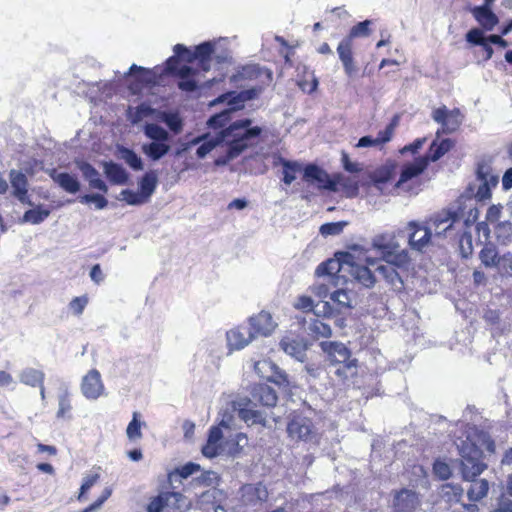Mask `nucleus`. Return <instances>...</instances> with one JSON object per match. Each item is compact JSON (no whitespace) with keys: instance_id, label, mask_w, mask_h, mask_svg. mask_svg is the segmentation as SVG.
<instances>
[{"instance_id":"1","label":"nucleus","mask_w":512,"mask_h":512,"mask_svg":"<svg viewBox=\"0 0 512 512\" xmlns=\"http://www.w3.org/2000/svg\"><path fill=\"white\" fill-rule=\"evenodd\" d=\"M251 125L252 120L249 118L234 121L225 130L218 132L213 139L205 140L197 148L196 155L203 158L217 145L225 144L229 158L239 156L248 147L252 146L262 133L261 127Z\"/></svg>"},{"instance_id":"2","label":"nucleus","mask_w":512,"mask_h":512,"mask_svg":"<svg viewBox=\"0 0 512 512\" xmlns=\"http://www.w3.org/2000/svg\"><path fill=\"white\" fill-rule=\"evenodd\" d=\"M460 471L463 480L469 481L467 497L469 504H476L487 497L490 484L486 479L477 478L487 468L483 451L473 442H463L460 448Z\"/></svg>"},{"instance_id":"3","label":"nucleus","mask_w":512,"mask_h":512,"mask_svg":"<svg viewBox=\"0 0 512 512\" xmlns=\"http://www.w3.org/2000/svg\"><path fill=\"white\" fill-rule=\"evenodd\" d=\"M278 396L273 388L266 384H256L252 388L248 403L239 409V417L248 425L266 426V414L258 409L275 407Z\"/></svg>"},{"instance_id":"4","label":"nucleus","mask_w":512,"mask_h":512,"mask_svg":"<svg viewBox=\"0 0 512 512\" xmlns=\"http://www.w3.org/2000/svg\"><path fill=\"white\" fill-rule=\"evenodd\" d=\"M372 24L373 21L368 19L358 22L351 27L349 33L337 46V54L342 63L344 73L350 79L356 77L359 71L353 53L354 39L368 37L372 32Z\"/></svg>"},{"instance_id":"5","label":"nucleus","mask_w":512,"mask_h":512,"mask_svg":"<svg viewBox=\"0 0 512 512\" xmlns=\"http://www.w3.org/2000/svg\"><path fill=\"white\" fill-rule=\"evenodd\" d=\"M145 136L151 140L142 145L143 154L152 161H158L168 154L171 149L169 132L156 123H147L144 126Z\"/></svg>"},{"instance_id":"6","label":"nucleus","mask_w":512,"mask_h":512,"mask_svg":"<svg viewBox=\"0 0 512 512\" xmlns=\"http://www.w3.org/2000/svg\"><path fill=\"white\" fill-rule=\"evenodd\" d=\"M215 50V45L212 42H203L192 51L183 44H176L173 48L174 52L179 55L186 54V62H197L198 69L203 72H208L211 69L212 56Z\"/></svg>"},{"instance_id":"7","label":"nucleus","mask_w":512,"mask_h":512,"mask_svg":"<svg viewBox=\"0 0 512 512\" xmlns=\"http://www.w3.org/2000/svg\"><path fill=\"white\" fill-rule=\"evenodd\" d=\"M476 177L481 182L475 193L476 200H489L492 196L491 190L495 188L499 182V175L495 173L491 160L482 159L477 163Z\"/></svg>"},{"instance_id":"8","label":"nucleus","mask_w":512,"mask_h":512,"mask_svg":"<svg viewBox=\"0 0 512 512\" xmlns=\"http://www.w3.org/2000/svg\"><path fill=\"white\" fill-rule=\"evenodd\" d=\"M464 490L458 484L446 483L441 486V497L447 503L449 512H479L476 504L462 502Z\"/></svg>"},{"instance_id":"9","label":"nucleus","mask_w":512,"mask_h":512,"mask_svg":"<svg viewBox=\"0 0 512 512\" xmlns=\"http://www.w3.org/2000/svg\"><path fill=\"white\" fill-rule=\"evenodd\" d=\"M289 437L305 442L312 441L316 437V431L312 420L301 413H294L287 424Z\"/></svg>"},{"instance_id":"10","label":"nucleus","mask_w":512,"mask_h":512,"mask_svg":"<svg viewBox=\"0 0 512 512\" xmlns=\"http://www.w3.org/2000/svg\"><path fill=\"white\" fill-rule=\"evenodd\" d=\"M358 368L359 362L357 358L326 364L330 379L341 385H345L355 378L358 375Z\"/></svg>"},{"instance_id":"11","label":"nucleus","mask_w":512,"mask_h":512,"mask_svg":"<svg viewBox=\"0 0 512 512\" xmlns=\"http://www.w3.org/2000/svg\"><path fill=\"white\" fill-rule=\"evenodd\" d=\"M432 119L441 125V132L450 134L457 131L462 123L463 115L458 108L449 110L445 105L435 108L432 111ZM440 130L437 131V135Z\"/></svg>"},{"instance_id":"12","label":"nucleus","mask_w":512,"mask_h":512,"mask_svg":"<svg viewBox=\"0 0 512 512\" xmlns=\"http://www.w3.org/2000/svg\"><path fill=\"white\" fill-rule=\"evenodd\" d=\"M303 180L310 184L316 183L320 190L337 191V181L331 179L324 169L313 163L304 167Z\"/></svg>"},{"instance_id":"13","label":"nucleus","mask_w":512,"mask_h":512,"mask_svg":"<svg viewBox=\"0 0 512 512\" xmlns=\"http://www.w3.org/2000/svg\"><path fill=\"white\" fill-rule=\"evenodd\" d=\"M407 230L409 231L408 243L412 250L422 252L430 244L432 231L428 225L410 221Z\"/></svg>"},{"instance_id":"14","label":"nucleus","mask_w":512,"mask_h":512,"mask_svg":"<svg viewBox=\"0 0 512 512\" xmlns=\"http://www.w3.org/2000/svg\"><path fill=\"white\" fill-rule=\"evenodd\" d=\"M420 505V494L414 490L402 488L393 494V509L395 512H415Z\"/></svg>"},{"instance_id":"15","label":"nucleus","mask_w":512,"mask_h":512,"mask_svg":"<svg viewBox=\"0 0 512 512\" xmlns=\"http://www.w3.org/2000/svg\"><path fill=\"white\" fill-rule=\"evenodd\" d=\"M400 122V116L398 114H395L389 124L385 127L384 130L379 131L376 138H373L371 136H363L361 137L357 144L355 145L356 148H366V147H372V146H383L390 142L394 136L395 130Z\"/></svg>"},{"instance_id":"16","label":"nucleus","mask_w":512,"mask_h":512,"mask_svg":"<svg viewBox=\"0 0 512 512\" xmlns=\"http://www.w3.org/2000/svg\"><path fill=\"white\" fill-rule=\"evenodd\" d=\"M459 219V215L456 211L450 209H443L426 221L431 231L434 230L435 235H443L446 231L452 228L453 224Z\"/></svg>"},{"instance_id":"17","label":"nucleus","mask_w":512,"mask_h":512,"mask_svg":"<svg viewBox=\"0 0 512 512\" xmlns=\"http://www.w3.org/2000/svg\"><path fill=\"white\" fill-rule=\"evenodd\" d=\"M320 347L325 354V363L344 361L355 358L352 351L343 343L337 341H322Z\"/></svg>"},{"instance_id":"18","label":"nucleus","mask_w":512,"mask_h":512,"mask_svg":"<svg viewBox=\"0 0 512 512\" xmlns=\"http://www.w3.org/2000/svg\"><path fill=\"white\" fill-rule=\"evenodd\" d=\"M81 392L87 399H98L104 392V384L101 374L97 369H91L83 376L81 381Z\"/></svg>"},{"instance_id":"19","label":"nucleus","mask_w":512,"mask_h":512,"mask_svg":"<svg viewBox=\"0 0 512 512\" xmlns=\"http://www.w3.org/2000/svg\"><path fill=\"white\" fill-rule=\"evenodd\" d=\"M374 247L380 252L386 262L385 265H392L395 268L406 267L409 257L405 251H396L395 246L390 243L374 242Z\"/></svg>"},{"instance_id":"20","label":"nucleus","mask_w":512,"mask_h":512,"mask_svg":"<svg viewBox=\"0 0 512 512\" xmlns=\"http://www.w3.org/2000/svg\"><path fill=\"white\" fill-rule=\"evenodd\" d=\"M171 499L174 500V507L181 508V503L185 500V496L180 492L165 491L159 493L157 496L152 497L147 504V512H162L169 504Z\"/></svg>"},{"instance_id":"21","label":"nucleus","mask_w":512,"mask_h":512,"mask_svg":"<svg viewBox=\"0 0 512 512\" xmlns=\"http://www.w3.org/2000/svg\"><path fill=\"white\" fill-rule=\"evenodd\" d=\"M275 326L271 314L266 311H261L249 319V329L255 338L268 336L273 332Z\"/></svg>"},{"instance_id":"22","label":"nucleus","mask_w":512,"mask_h":512,"mask_svg":"<svg viewBox=\"0 0 512 512\" xmlns=\"http://www.w3.org/2000/svg\"><path fill=\"white\" fill-rule=\"evenodd\" d=\"M227 344L230 350H240L247 346L255 337L249 327L238 326L226 333Z\"/></svg>"},{"instance_id":"23","label":"nucleus","mask_w":512,"mask_h":512,"mask_svg":"<svg viewBox=\"0 0 512 512\" xmlns=\"http://www.w3.org/2000/svg\"><path fill=\"white\" fill-rule=\"evenodd\" d=\"M429 164L427 157H418L414 162L408 163L402 167L400 177L395 184V187L399 188L407 181L422 174Z\"/></svg>"},{"instance_id":"24","label":"nucleus","mask_w":512,"mask_h":512,"mask_svg":"<svg viewBox=\"0 0 512 512\" xmlns=\"http://www.w3.org/2000/svg\"><path fill=\"white\" fill-rule=\"evenodd\" d=\"M477 23L486 31H491L498 24L497 15L487 6H474L470 10Z\"/></svg>"},{"instance_id":"25","label":"nucleus","mask_w":512,"mask_h":512,"mask_svg":"<svg viewBox=\"0 0 512 512\" xmlns=\"http://www.w3.org/2000/svg\"><path fill=\"white\" fill-rule=\"evenodd\" d=\"M282 166V182L285 185H291L296 180L297 174L300 173L302 165L298 161L288 160L282 156H279L274 160V166Z\"/></svg>"},{"instance_id":"26","label":"nucleus","mask_w":512,"mask_h":512,"mask_svg":"<svg viewBox=\"0 0 512 512\" xmlns=\"http://www.w3.org/2000/svg\"><path fill=\"white\" fill-rule=\"evenodd\" d=\"M223 438L222 430L219 426H212L209 429L206 444L202 447V454L207 458L216 457L221 450V441Z\"/></svg>"},{"instance_id":"27","label":"nucleus","mask_w":512,"mask_h":512,"mask_svg":"<svg viewBox=\"0 0 512 512\" xmlns=\"http://www.w3.org/2000/svg\"><path fill=\"white\" fill-rule=\"evenodd\" d=\"M397 163L393 160H388L385 164L376 168L370 175L371 181L374 185L378 186L386 184L391 181L397 172Z\"/></svg>"},{"instance_id":"28","label":"nucleus","mask_w":512,"mask_h":512,"mask_svg":"<svg viewBox=\"0 0 512 512\" xmlns=\"http://www.w3.org/2000/svg\"><path fill=\"white\" fill-rule=\"evenodd\" d=\"M349 273L353 280L363 285L364 287L370 288L375 284V276L367 266L350 263Z\"/></svg>"},{"instance_id":"29","label":"nucleus","mask_w":512,"mask_h":512,"mask_svg":"<svg viewBox=\"0 0 512 512\" xmlns=\"http://www.w3.org/2000/svg\"><path fill=\"white\" fill-rule=\"evenodd\" d=\"M258 90L255 88L243 90L239 93L236 92H228L219 96L216 101L217 102H227L232 106V109H235L238 104L243 103L247 100H251L257 96Z\"/></svg>"},{"instance_id":"30","label":"nucleus","mask_w":512,"mask_h":512,"mask_svg":"<svg viewBox=\"0 0 512 512\" xmlns=\"http://www.w3.org/2000/svg\"><path fill=\"white\" fill-rule=\"evenodd\" d=\"M51 178L66 192L75 194L80 190V183L76 176L67 172L57 173L53 170L50 173Z\"/></svg>"},{"instance_id":"31","label":"nucleus","mask_w":512,"mask_h":512,"mask_svg":"<svg viewBox=\"0 0 512 512\" xmlns=\"http://www.w3.org/2000/svg\"><path fill=\"white\" fill-rule=\"evenodd\" d=\"M378 273L384 278L393 291L400 292L404 288V282L392 265H380L376 268Z\"/></svg>"},{"instance_id":"32","label":"nucleus","mask_w":512,"mask_h":512,"mask_svg":"<svg viewBox=\"0 0 512 512\" xmlns=\"http://www.w3.org/2000/svg\"><path fill=\"white\" fill-rule=\"evenodd\" d=\"M11 185L14 196L22 203H30L28 199L27 178L22 172L12 171Z\"/></svg>"},{"instance_id":"33","label":"nucleus","mask_w":512,"mask_h":512,"mask_svg":"<svg viewBox=\"0 0 512 512\" xmlns=\"http://www.w3.org/2000/svg\"><path fill=\"white\" fill-rule=\"evenodd\" d=\"M243 495L250 503L264 502L268 498V491L264 484L258 482L256 484H246L243 487Z\"/></svg>"},{"instance_id":"34","label":"nucleus","mask_w":512,"mask_h":512,"mask_svg":"<svg viewBox=\"0 0 512 512\" xmlns=\"http://www.w3.org/2000/svg\"><path fill=\"white\" fill-rule=\"evenodd\" d=\"M330 300L333 304V309L326 312V314L342 313L344 310L351 308V298L346 289H338L330 295Z\"/></svg>"},{"instance_id":"35","label":"nucleus","mask_w":512,"mask_h":512,"mask_svg":"<svg viewBox=\"0 0 512 512\" xmlns=\"http://www.w3.org/2000/svg\"><path fill=\"white\" fill-rule=\"evenodd\" d=\"M104 172L113 184L123 185L128 181V174L125 169L114 162H107L104 164Z\"/></svg>"},{"instance_id":"36","label":"nucleus","mask_w":512,"mask_h":512,"mask_svg":"<svg viewBox=\"0 0 512 512\" xmlns=\"http://www.w3.org/2000/svg\"><path fill=\"white\" fill-rule=\"evenodd\" d=\"M233 110L234 109L231 107L230 109L223 110L222 112L210 117L207 122L208 127L213 129L216 134L222 130H225L230 124L233 123L231 122V112Z\"/></svg>"},{"instance_id":"37","label":"nucleus","mask_w":512,"mask_h":512,"mask_svg":"<svg viewBox=\"0 0 512 512\" xmlns=\"http://www.w3.org/2000/svg\"><path fill=\"white\" fill-rule=\"evenodd\" d=\"M481 263L487 267H496L499 264L501 256L498 254L496 247L491 244H485L479 253Z\"/></svg>"},{"instance_id":"38","label":"nucleus","mask_w":512,"mask_h":512,"mask_svg":"<svg viewBox=\"0 0 512 512\" xmlns=\"http://www.w3.org/2000/svg\"><path fill=\"white\" fill-rule=\"evenodd\" d=\"M45 380V374L42 370H38L35 368H26L24 369L20 374V381L21 383L36 387V386H42Z\"/></svg>"},{"instance_id":"39","label":"nucleus","mask_w":512,"mask_h":512,"mask_svg":"<svg viewBox=\"0 0 512 512\" xmlns=\"http://www.w3.org/2000/svg\"><path fill=\"white\" fill-rule=\"evenodd\" d=\"M238 75L240 78L247 80L258 79L262 75H265L267 78L271 79L270 70L262 68L258 64H247L242 66L238 72Z\"/></svg>"},{"instance_id":"40","label":"nucleus","mask_w":512,"mask_h":512,"mask_svg":"<svg viewBox=\"0 0 512 512\" xmlns=\"http://www.w3.org/2000/svg\"><path fill=\"white\" fill-rule=\"evenodd\" d=\"M134 72L136 73L135 80L141 86L147 87L155 84L156 78L152 70L133 64L129 69V74Z\"/></svg>"},{"instance_id":"41","label":"nucleus","mask_w":512,"mask_h":512,"mask_svg":"<svg viewBox=\"0 0 512 512\" xmlns=\"http://www.w3.org/2000/svg\"><path fill=\"white\" fill-rule=\"evenodd\" d=\"M452 146L453 142L450 139H443L440 142L433 141L429 147V153L425 157H427L429 161H437L447 153Z\"/></svg>"},{"instance_id":"42","label":"nucleus","mask_w":512,"mask_h":512,"mask_svg":"<svg viewBox=\"0 0 512 512\" xmlns=\"http://www.w3.org/2000/svg\"><path fill=\"white\" fill-rule=\"evenodd\" d=\"M341 263L335 259H328L320 263L316 268L317 276H330L331 278H339L338 273L341 270Z\"/></svg>"},{"instance_id":"43","label":"nucleus","mask_w":512,"mask_h":512,"mask_svg":"<svg viewBox=\"0 0 512 512\" xmlns=\"http://www.w3.org/2000/svg\"><path fill=\"white\" fill-rule=\"evenodd\" d=\"M153 113L154 109L147 103H141L135 108L129 107L127 110L128 118L133 124L139 123L144 118L153 115Z\"/></svg>"},{"instance_id":"44","label":"nucleus","mask_w":512,"mask_h":512,"mask_svg":"<svg viewBox=\"0 0 512 512\" xmlns=\"http://www.w3.org/2000/svg\"><path fill=\"white\" fill-rule=\"evenodd\" d=\"M280 346L285 353L296 359H301L304 356L305 349L300 341L285 337L280 341Z\"/></svg>"},{"instance_id":"45","label":"nucleus","mask_w":512,"mask_h":512,"mask_svg":"<svg viewBox=\"0 0 512 512\" xmlns=\"http://www.w3.org/2000/svg\"><path fill=\"white\" fill-rule=\"evenodd\" d=\"M494 232L498 243L507 245L512 240V223L510 221L498 222Z\"/></svg>"},{"instance_id":"46","label":"nucleus","mask_w":512,"mask_h":512,"mask_svg":"<svg viewBox=\"0 0 512 512\" xmlns=\"http://www.w3.org/2000/svg\"><path fill=\"white\" fill-rule=\"evenodd\" d=\"M157 186V177L154 173H146L140 180V194L147 201L153 194Z\"/></svg>"},{"instance_id":"47","label":"nucleus","mask_w":512,"mask_h":512,"mask_svg":"<svg viewBox=\"0 0 512 512\" xmlns=\"http://www.w3.org/2000/svg\"><path fill=\"white\" fill-rule=\"evenodd\" d=\"M50 215V210L37 206L34 209L27 210L23 215V221L31 224H39Z\"/></svg>"},{"instance_id":"48","label":"nucleus","mask_w":512,"mask_h":512,"mask_svg":"<svg viewBox=\"0 0 512 512\" xmlns=\"http://www.w3.org/2000/svg\"><path fill=\"white\" fill-rule=\"evenodd\" d=\"M121 158L129 165L133 170L139 171L143 169V162L141 158L129 148L122 147L120 149Z\"/></svg>"},{"instance_id":"49","label":"nucleus","mask_w":512,"mask_h":512,"mask_svg":"<svg viewBox=\"0 0 512 512\" xmlns=\"http://www.w3.org/2000/svg\"><path fill=\"white\" fill-rule=\"evenodd\" d=\"M139 418L140 414L138 412H134L132 420L129 422L126 429L127 437L132 441L142 438L141 428L143 423L140 421Z\"/></svg>"},{"instance_id":"50","label":"nucleus","mask_w":512,"mask_h":512,"mask_svg":"<svg viewBox=\"0 0 512 512\" xmlns=\"http://www.w3.org/2000/svg\"><path fill=\"white\" fill-rule=\"evenodd\" d=\"M433 474L439 480H448L452 476V469L450 465L441 459H436L433 463Z\"/></svg>"},{"instance_id":"51","label":"nucleus","mask_w":512,"mask_h":512,"mask_svg":"<svg viewBox=\"0 0 512 512\" xmlns=\"http://www.w3.org/2000/svg\"><path fill=\"white\" fill-rule=\"evenodd\" d=\"M72 410L70 393L68 391H64L59 396V408L57 411L58 418H66L70 417V412Z\"/></svg>"},{"instance_id":"52","label":"nucleus","mask_w":512,"mask_h":512,"mask_svg":"<svg viewBox=\"0 0 512 512\" xmlns=\"http://www.w3.org/2000/svg\"><path fill=\"white\" fill-rule=\"evenodd\" d=\"M99 479H100L99 473H92V474L87 475L83 479V483L80 487V491L77 496V500L83 501L84 499H86L85 494L99 481Z\"/></svg>"},{"instance_id":"53","label":"nucleus","mask_w":512,"mask_h":512,"mask_svg":"<svg viewBox=\"0 0 512 512\" xmlns=\"http://www.w3.org/2000/svg\"><path fill=\"white\" fill-rule=\"evenodd\" d=\"M310 329H311L312 333L317 337L329 338L332 334L330 325L323 322L320 319H315L311 323Z\"/></svg>"},{"instance_id":"54","label":"nucleus","mask_w":512,"mask_h":512,"mask_svg":"<svg viewBox=\"0 0 512 512\" xmlns=\"http://www.w3.org/2000/svg\"><path fill=\"white\" fill-rule=\"evenodd\" d=\"M87 174L90 177L89 182H90V186L92 188L98 189L104 193H106L108 191V187H107L106 183L99 177V173L94 167L88 165Z\"/></svg>"},{"instance_id":"55","label":"nucleus","mask_w":512,"mask_h":512,"mask_svg":"<svg viewBox=\"0 0 512 512\" xmlns=\"http://www.w3.org/2000/svg\"><path fill=\"white\" fill-rule=\"evenodd\" d=\"M341 163L343 169L348 173H359L363 170L362 164L351 161L346 151H341Z\"/></svg>"},{"instance_id":"56","label":"nucleus","mask_w":512,"mask_h":512,"mask_svg":"<svg viewBox=\"0 0 512 512\" xmlns=\"http://www.w3.org/2000/svg\"><path fill=\"white\" fill-rule=\"evenodd\" d=\"M88 301L89 299L87 295L75 297L70 301L69 309L72 311L74 315L80 316L83 313L85 307L87 306Z\"/></svg>"},{"instance_id":"57","label":"nucleus","mask_w":512,"mask_h":512,"mask_svg":"<svg viewBox=\"0 0 512 512\" xmlns=\"http://www.w3.org/2000/svg\"><path fill=\"white\" fill-rule=\"evenodd\" d=\"M183 60L186 62V54H183V55H179L177 52H174V55L173 56H170L167 60H166V66H165V71L169 74V75H172L174 76L178 67L179 64H180V61Z\"/></svg>"},{"instance_id":"58","label":"nucleus","mask_w":512,"mask_h":512,"mask_svg":"<svg viewBox=\"0 0 512 512\" xmlns=\"http://www.w3.org/2000/svg\"><path fill=\"white\" fill-rule=\"evenodd\" d=\"M465 39L468 43L475 46H480L481 44H484L485 40H487L484 36L483 30L480 28H472L469 30L465 35Z\"/></svg>"},{"instance_id":"59","label":"nucleus","mask_w":512,"mask_h":512,"mask_svg":"<svg viewBox=\"0 0 512 512\" xmlns=\"http://www.w3.org/2000/svg\"><path fill=\"white\" fill-rule=\"evenodd\" d=\"M199 470H200V465L199 464H196V463H193V462H188V463L182 465L181 467L177 468L176 469V473L181 478H188L189 476H191L192 474L198 472Z\"/></svg>"},{"instance_id":"60","label":"nucleus","mask_w":512,"mask_h":512,"mask_svg":"<svg viewBox=\"0 0 512 512\" xmlns=\"http://www.w3.org/2000/svg\"><path fill=\"white\" fill-rule=\"evenodd\" d=\"M122 195L123 199L130 205H139L146 202L144 197L140 193L134 192L129 189L123 190Z\"/></svg>"},{"instance_id":"61","label":"nucleus","mask_w":512,"mask_h":512,"mask_svg":"<svg viewBox=\"0 0 512 512\" xmlns=\"http://www.w3.org/2000/svg\"><path fill=\"white\" fill-rule=\"evenodd\" d=\"M478 439L481 441L482 446L486 449L489 453H495L496 450V444L493 438L485 431H479L478 432Z\"/></svg>"},{"instance_id":"62","label":"nucleus","mask_w":512,"mask_h":512,"mask_svg":"<svg viewBox=\"0 0 512 512\" xmlns=\"http://www.w3.org/2000/svg\"><path fill=\"white\" fill-rule=\"evenodd\" d=\"M343 229V223L331 222L325 223L320 227V233L322 235H336L339 234Z\"/></svg>"},{"instance_id":"63","label":"nucleus","mask_w":512,"mask_h":512,"mask_svg":"<svg viewBox=\"0 0 512 512\" xmlns=\"http://www.w3.org/2000/svg\"><path fill=\"white\" fill-rule=\"evenodd\" d=\"M294 307L298 310L309 312L313 310L314 302L311 297L302 295L297 298Z\"/></svg>"},{"instance_id":"64","label":"nucleus","mask_w":512,"mask_h":512,"mask_svg":"<svg viewBox=\"0 0 512 512\" xmlns=\"http://www.w3.org/2000/svg\"><path fill=\"white\" fill-rule=\"evenodd\" d=\"M505 274L512 275V254L507 253L501 256L499 264L496 266Z\"/></svg>"}]
</instances>
